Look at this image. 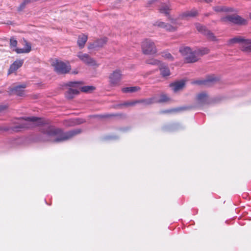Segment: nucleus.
I'll return each mask as SVG.
<instances>
[{
  "label": "nucleus",
  "mask_w": 251,
  "mask_h": 251,
  "mask_svg": "<svg viewBox=\"0 0 251 251\" xmlns=\"http://www.w3.org/2000/svg\"><path fill=\"white\" fill-rule=\"evenodd\" d=\"M107 42V38H103L97 40L93 43L90 44L88 46L89 49H95L97 48H101Z\"/></svg>",
  "instance_id": "4468645a"
},
{
  "label": "nucleus",
  "mask_w": 251,
  "mask_h": 251,
  "mask_svg": "<svg viewBox=\"0 0 251 251\" xmlns=\"http://www.w3.org/2000/svg\"><path fill=\"white\" fill-rule=\"evenodd\" d=\"M17 41L14 37H12L10 39V47L11 49H15L17 45Z\"/></svg>",
  "instance_id": "7c9ffc66"
},
{
  "label": "nucleus",
  "mask_w": 251,
  "mask_h": 251,
  "mask_svg": "<svg viewBox=\"0 0 251 251\" xmlns=\"http://www.w3.org/2000/svg\"><path fill=\"white\" fill-rule=\"evenodd\" d=\"M53 66L54 67L55 71L58 74H66L71 70V67L68 64L62 61L56 60L54 62Z\"/></svg>",
  "instance_id": "423d86ee"
},
{
  "label": "nucleus",
  "mask_w": 251,
  "mask_h": 251,
  "mask_svg": "<svg viewBox=\"0 0 251 251\" xmlns=\"http://www.w3.org/2000/svg\"><path fill=\"white\" fill-rule=\"evenodd\" d=\"M198 53V56L202 55L205 54H207L209 52V50L207 48H204L203 49H199L197 50Z\"/></svg>",
  "instance_id": "f704fd0d"
},
{
  "label": "nucleus",
  "mask_w": 251,
  "mask_h": 251,
  "mask_svg": "<svg viewBox=\"0 0 251 251\" xmlns=\"http://www.w3.org/2000/svg\"><path fill=\"white\" fill-rule=\"evenodd\" d=\"M196 27L199 32L205 35L208 40L211 41L217 40L216 37L214 36V34L208 30L205 26L200 24H196Z\"/></svg>",
  "instance_id": "0eeeda50"
},
{
  "label": "nucleus",
  "mask_w": 251,
  "mask_h": 251,
  "mask_svg": "<svg viewBox=\"0 0 251 251\" xmlns=\"http://www.w3.org/2000/svg\"><path fill=\"white\" fill-rule=\"evenodd\" d=\"M164 28H165L166 30L169 31H175L176 30L177 27L176 26H175L174 25L166 23V25L165 26Z\"/></svg>",
  "instance_id": "c756f323"
},
{
  "label": "nucleus",
  "mask_w": 251,
  "mask_h": 251,
  "mask_svg": "<svg viewBox=\"0 0 251 251\" xmlns=\"http://www.w3.org/2000/svg\"><path fill=\"white\" fill-rule=\"evenodd\" d=\"M26 87V85L25 84L14 86L13 87H9V91H8L9 95H16L19 96H22L24 94V89Z\"/></svg>",
  "instance_id": "9d476101"
},
{
  "label": "nucleus",
  "mask_w": 251,
  "mask_h": 251,
  "mask_svg": "<svg viewBox=\"0 0 251 251\" xmlns=\"http://www.w3.org/2000/svg\"><path fill=\"white\" fill-rule=\"evenodd\" d=\"M147 63L149 64L158 65L159 66L160 64H161V62H160L159 61L152 59L147 60Z\"/></svg>",
  "instance_id": "e433bc0d"
},
{
  "label": "nucleus",
  "mask_w": 251,
  "mask_h": 251,
  "mask_svg": "<svg viewBox=\"0 0 251 251\" xmlns=\"http://www.w3.org/2000/svg\"><path fill=\"white\" fill-rule=\"evenodd\" d=\"M197 101L198 105L200 106H203L209 103V98L207 95L202 92L198 95Z\"/></svg>",
  "instance_id": "f8f14e48"
},
{
  "label": "nucleus",
  "mask_w": 251,
  "mask_h": 251,
  "mask_svg": "<svg viewBox=\"0 0 251 251\" xmlns=\"http://www.w3.org/2000/svg\"><path fill=\"white\" fill-rule=\"evenodd\" d=\"M159 69L160 70L161 74L163 76H167L170 75V72L168 67L163 63L160 64Z\"/></svg>",
  "instance_id": "4be33fe9"
},
{
  "label": "nucleus",
  "mask_w": 251,
  "mask_h": 251,
  "mask_svg": "<svg viewBox=\"0 0 251 251\" xmlns=\"http://www.w3.org/2000/svg\"><path fill=\"white\" fill-rule=\"evenodd\" d=\"M142 49L145 54H154L156 51L154 43L149 39H146L142 42Z\"/></svg>",
  "instance_id": "39448f33"
},
{
  "label": "nucleus",
  "mask_w": 251,
  "mask_h": 251,
  "mask_svg": "<svg viewBox=\"0 0 251 251\" xmlns=\"http://www.w3.org/2000/svg\"><path fill=\"white\" fill-rule=\"evenodd\" d=\"M157 101V98L155 97H153L151 98L146 99H141L139 100H136L137 103H142L144 105L147 106L149 105L152 104L154 103H155V101Z\"/></svg>",
  "instance_id": "a211bd4d"
},
{
  "label": "nucleus",
  "mask_w": 251,
  "mask_h": 251,
  "mask_svg": "<svg viewBox=\"0 0 251 251\" xmlns=\"http://www.w3.org/2000/svg\"><path fill=\"white\" fill-rule=\"evenodd\" d=\"M77 56L80 60L88 65L93 66H98L96 61L90 57V56L86 53H79Z\"/></svg>",
  "instance_id": "9b49d317"
},
{
  "label": "nucleus",
  "mask_w": 251,
  "mask_h": 251,
  "mask_svg": "<svg viewBox=\"0 0 251 251\" xmlns=\"http://www.w3.org/2000/svg\"><path fill=\"white\" fill-rule=\"evenodd\" d=\"M168 20L171 21V23L174 25H176L177 24V21L176 19H173L172 18H171L170 16H168Z\"/></svg>",
  "instance_id": "ea45409f"
},
{
  "label": "nucleus",
  "mask_w": 251,
  "mask_h": 251,
  "mask_svg": "<svg viewBox=\"0 0 251 251\" xmlns=\"http://www.w3.org/2000/svg\"><path fill=\"white\" fill-rule=\"evenodd\" d=\"M241 50L244 52H251V39H244L240 45Z\"/></svg>",
  "instance_id": "2eb2a0df"
},
{
  "label": "nucleus",
  "mask_w": 251,
  "mask_h": 251,
  "mask_svg": "<svg viewBox=\"0 0 251 251\" xmlns=\"http://www.w3.org/2000/svg\"><path fill=\"white\" fill-rule=\"evenodd\" d=\"M24 63L23 60H17L13 64H12L9 69V74L13 73L20 67H21Z\"/></svg>",
  "instance_id": "f3484780"
},
{
  "label": "nucleus",
  "mask_w": 251,
  "mask_h": 251,
  "mask_svg": "<svg viewBox=\"0 0 251 251\" xmlns=\"http://www.w3.org/2000/svg\"><path fill=\"white\" fill-rule=\"evenodd\" d=\"M81 91L84 92H90L95 89V87L92 86H82L80 88Z\"/></svg>",
  "instance_id": "c85d7f7f"
},
{
  "label": "nucleus",
  "mask_w": 251,
  "mask_h": 251,
  "mask_svg": "<svg viewBox=\"0 0 251 251\" xmlns=\"http://www.w3.org/2000/svg\"><path fill=\"white\" fill-rule=\"evenodd\" d=\"M214 10L216 12H229L232 11V8H227L225 6H222L221 5L216 6L214 7Z\"/></svg>",
  "instance_id": "a878e982"
},
{
  "label": "nucleus",
  "mask_w": 251,
  "mask_h": 251,
  "mask_svg": "<svg viewBox=\"0 0 251 251\" xmlns=\"http://www.w3.org/2000/svg\"><path fill=\"white\" fill-rule=\"evenodd\" d=\"M25 48H27V46H26L25 45Z\"/></svg>",
  "instance_id": "c03bdc74"
},
{
  "label": "nucleus",
  "mask_w": 251,
  "mask_h": 251,
  "mask_svg": "<svg viewBox=\"0 0 251 251\" xmlns=\"http://www.w3.org/2000/svg\"><path fill=\"white\" fill-rule=\"evenodd\" d=\"M122 74L120 70H115L109 76V82L111 86H115L119 84L121 80Z\"/></svg>",
  "instance_id": "1a4fd4ad"
},
{
  "label": "nucleus",
  "mask_w": 251,
  "mask_h": 251,
  "mask_svg": "<svg viewBox=\"0 0 251 251\" xmlns=\"http://www.w3.org/2000/svg\"><path fill=\"white\" fill-rule=\"evenodd\" d=\"M81 81H71L67 83L66 85L71 87H75L76 85L81 84Z\"/></svg>",
  "instance_id": "c9c22d12"
},
{
  "label": "nucleus",
  "mask_w": 251,
  "mask_h": 251,
  "mask_svg": "<svg viewBox=\"0 0 251 251\" xmlns=\"http://www.w3.org/2000/svg\"><path fill=\"white\" fill-rule=\"evenodd\" d=\"M219 77L213 75H210L203 80H197L195 83L199 85H203L206 86H210L219 81Z\"/></svg>",
  "instance_id": "6e6552de"
},
{
  "label": "nucleus",
  "mask_w": 251,
  "mask_h": 251,
  "mask_svg": "<svg viewBox=\"0 0 251 251\" xmlns=\"http://www.w3.org/2000/svg\"><path fill=\"white\" fill-rule=\"evenodd\" d=\"M140 89L139 87H125L122 89V91L124 93H133L137 92Z\"/></svg>",
  "instance_id": "bb28decb"
},
{
  "label": "nucleus",
  "mask_w": 251,
  "mask_h": 251,
  "mask_svg": "<svg viewBox=\"0 0 251 251\" xmlns=\"http://www.w3.org/2000/svg\"><path fill=\"white\" fill-rule=\"evenodd\" d=\"M180 52L184 57L186 63H194L197 61L198 53L196 50L193 51L189 47H185L179 50Z\"/></svg>",
  "instance_id": "7ed1b4c3"
},
{
  "label": "nucleus",
  "mask_w": 251,
  "mask_h": 251,
  "mask_svg": "<svg viewBox=\"0 0 251 251\" xmlns=\"http://www.w3.org/2000/svg\"><path fill=\"white\" fill-rule=\"evenodd\" d=\"M29 1H24L18 7V10L21 11L23 10L25 7L26 5L28 3Z\"/></svg>",
  "instance_id": "4c0bfd02"
},
{
  "label": "nucleus",
  "mask_w": 251,
  "mask_h": 251,
  "mask_svg": "<svg viewBox=\"0 0 251 251\" xmlns=\"http://www.w3.org/2000/svg\"><path fill=\"white\" fill-rule=\"evenodd\" d=\"M116 116V115H114V114H105V115H102V117H103V118H109V117H113V116Z\"/></svg>",
  "instance_id": "79ce46f5"
},
{
  "label": "nucleus",
  "mask_w": 251,
  "mask_h": 251,
  "mask_svg": "<svg viewBox=\"0 0 251 251\" xmlns=\"http://www.w3.org/2000/svg\"><path fill=\"white\" fill-rule=\"evenodd\" d=\"M25 122H20L17 123V125L14 126H10L8 127L0 126V130L13 131H18L22 128H28L31 126L30 123H35L37 125H41L44 124L43 120L41 118L35 117H27L25 119Z\"/></svg>",
  "instance_id": "f03ea898"
},
{
  "label": "nucleus",
  "mask_w": 251,
  "mask_h": 251,
  "mask_svg": "<svg viewBox=\"0 0 251 251\" xmlns=\"http://www.w3.org/2000/svg\"><path fill=\"white\" fill-rule=\"evenodd\" d=\"M162 57H163L165 59L169 60V61H173L174 59V57L171 55V54L168 52L162 53Z\"/></svg>",
  "instance_id": "72a5a7b5"
},
{
  "label": "nucleus",
  "mask_w": 251,
  "mask_h": 251,
  "mask_svg": "<svg viewBox=\"0 0 251 251\" xmlns=\"http://www.w3.org/2000/svg\"><path fill=\"white\" fill-rule=\"evenodd\" d=\"M244 39V38L241 36H236L234 38L229 40L228 41V45H231L235 43H239L241 45Z\"/></svg>",
  "instance_id": "393cba45"
},
{
  "label": "nucleus",
  "mask_w": 251,
  "mask_h": 251,
  "mask_svg": "<svg viewBox=\"0 0 251 251\" xmlns=\"http://www.w3.org/2000/svg\"><path fill=\"white\" fill-rule=\"evenodd\" d=\"M77 72H74V74H77Z\"/></svg>",
  "instance_id": "a18cd8bd"
},
{
  "label": "nucleus",
  "mask_w": 251,
  "mask_h": 251,
  "mask_svg": "<svg viewBox=\"0 0 251 251\" xmlns=\"http://www.w3.org/2000/svg\"><path fill=\"white\" fill-rule=\"evenodd\" d=\"M165 25H166L165 23H164L162 22H160V21H157L154 24V25L157 26H159V27H160L162 28H164L165 27Z\"/></svg>",
  "instance_id": "58836bf2"
},
{
  "label": "nucleus",
  "mask_w": 251,
  "mask_h": 251,
  "mask_svg": "<svg viewBox=\"0 0 251 251\" xmlns=\"http://www.w3.org/2000/svg\"><path fill=\"white\" fill-rule=\"evenodd\" d=\"M7 107L8 106L7 105H0V112L4 111L5 109H7Z\"/></svg>",
  "instance_id": "a19ab883"
},
{
  "label": "nucleus",
  "mask_w": 251,
  "mask_h": 251,
  "mask_svg": "<svg viewBox=\"0 0 251 251\" xmlns=\"http://www.w3.org/2000/svg\"><path fill=\"white\" fill-rule=\"evenodd\" d=\"M42 132L47 139V141H51L53 138L54 142H61L71 139L81 132L80 129H75L66 132H64L60 128H57L52 126H45L41 129Z\"/></svg>",
  "instance_id": "f257e3e1"
},
{
  "label": "nucleus",
  "mask_w": 251,
  "mask_h": 251,
  "mask_svg": "<svg viewBox=\"0 0 251 251\" xmlns=\"http://www.w3.org/2000/svg\"><path fill=\"white\" fill-rule=\"evenodd\" d=\"M184 85L185 82L183 80H181L172 84L171 86L172 87L174 91L177 92L181 90L184 87Z\"/></svg>",
  "instance_id": "412c9836"
},
{
  "label": "nucleus",
  "mask_w": 251,
  "mask_h": 251,
  "mask_svg": "<svg viewBox=\"0 0 251 251\" xmlns=\"http://www.w3.org/2000/svg\"><path fill=\"white\" fill-rule=\"evenodd\" d=\"M198 15V11L196 10L187 11L182 13L179 15V18L181 19H188L190 17H195Z\"/></svg>",
  "instance_id": "dca6fc26"
},
{
  "label": "nucleus",
  "mask_w": 251,
  "mask_h": 251,
  "mask_svg": "<svg viewBox=\"0 0 251 251\" xmlns=\"http://www.w3.org/2000/svg\"><path fill=\"white\" fill-rule=\"evenodd\" d=\"M192 107H180L176 108L171 109L170 110H165L161 111L162 113H171V112H178L181 111H184L188 109H190L192 108Z\"/></svg>",
  "instance_id": "b1692460"
},
{
  "label": "nucleus",
  "mask_w": 251,
  "mask_h": 251,
  "mask_svg": "<svg viewBox=\"0 0 251 251\" xmlns=\"http://www.w3.org/2000/svg\"><path fill=\"white\" fill-rule=\"evenodd\" d=\"M178 125V124H175L168 126H166L163 127L164 131H172L176 129V127Z\"/></svg>",
  "instance_id": "2f4dec72"
},
{
  "label": "nucleus",
  "mask_w": 251,
  "mask_h": 251,
  "mask_svg": "<svg viewBox=\"0 0 251 251\" xmlns=\"http://www.w3.org/2000/svg\"><path fill=\"white\" fill-rule=\"evenodd\" d=\"M136 103V100L132 101H126L123 103L119 104L118 105H116L114 106V108H121L122 106H134L135 105Z\"/></svg>",
  "instance_id": "cd10ccee"
},
{
  "label": "nucleus",
  "mask_w": 251,
  "mask_h": 251,
  "mask_svg": "<svg viewBox=\"0 0 251 251\" xmlns=\"http://www.w3.org/2000/svg\"><path fill=\"white\" fill-rule=\"evenodd\" d=\"M79 94V91L73 88H69L66 92L65 96L68 99H72L74 97Z\"/></svg>",
  "instance_id": "aec40b11"
},
{
  "label": "nucleus",
  "mask_w": 251,
  "mask_h": 251,
  "mask_svg": "<svg viewBox=\"0 0 251 251\" xmlns=\"http://www.w3.org/2000/svg\"><path fill=\"white\" fill-rule=\"evenodd\" d=\"M117 138L116 137H113V136H110L108 137V139H116Z\"/></svg>",
  "instance_id": "37998d69"
},
{
  "label": "nucleus",
  "mask_w": 251,
  "mask_h": 251,
  "mask_svg": "<svg viewBox=\"0 0 251 251\" xmlns=\"http://www.w3.org/2000/svg\"><path fill=\"white\" fill-rule=\"evenodd\" d=\"M25 45L27 46V48H24V49H18V48H15L12 49L13 51H16L17 53H28L31 50V45L30 43L27 42L26 41H25Z\"/></svg>",
  "instance_id": "6ab92c4d"
},
{
  "label": "nucleus",
  "mask_w": 251,
  "mask_h": 251,
  "mask_svg": "<svg viewBox=\"0 0 251 251\" xmlns=\"http://www.w3.org/2000/svg\"><path fill=\"white\" fill-rule=\"evenodd\" d=\"M172 7L171 4L168 3H162L159 7V11L160 13L164 14L166 16H169L170 11Z\"/></svg>",
  "instance_id": "ddd939ff"
},
{
  "label": "nucleus",
  "mask_w": 251,
  "mask_h": 251,
  "mask_svg": "<svg viewBox=\"0 0 251 251\" xmlns=\"http://www.w3.org/2000/svg\"><path fill=\"white\" fill-rule=\"evenodd\" d=\"M169 100V98L168 97L165 95H161L160 96V99L159 100L157 99V101H155V103L159 102V103H162L166 102Z\"/></svg>",
  "instance_id": "473e14b6"
},
{
  "label": "nucleus",
  "mask_w": 251,
  "mask_h": 251,
  "mask_svg": "<svg viewBox=\"0 0 251 251\" xmlns=\"http://www.w3.org/2000/svg\"><path fill=\"white\" fill-rule=\"evenodd\" d=\"M221 20L224 22H230L237 25H246L247 21L237 14L228 15L222 17Z\"/></svg>",
  "instance_id": "20e7f679"
},
{
  "label": "nucleus",
  "mask_w": 251,
  "mask_h": 251,
  "mask_svg": "<svg viewBox=\"0 0 251 251\" xmlns=\"http://www.w3.org/2000/svg\"><path fill=\"white\" fill-rule=\"evenodd\" d=\"M87 36L82 34L78 36L77 40V44L80 49L84 47L85 43L87 40Z\"/></svg>",
  "instance_id": "5701e85b"
}]
</instances>
